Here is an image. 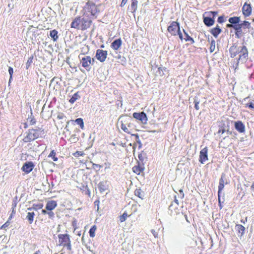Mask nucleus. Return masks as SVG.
Listing matches in <instances>:
<instances>
[{"instance_id":"51","label":"nucleus","mask_w":254,"mask_h":254,"mask_svg":"<svg viewBox=\"0 0 254 254\" xmlns=\"http://www.w3.org/2000/svg\"><path fill=\"white\" fill-rule=\"evenodd\" d=\"M151 233L154 236L155 238H157L158 237V234L155 230L152 229L151 230Z\"/></svg>"},{"instance_id":"59","label":"nucleus","mask_w":254,"mask_h":254,"mask_svg":"<svg viewBox=\"0 0 254 254\" xmlns=\"http://www.w3.org/2000/svg\"><path fill=\"white\" fill-rule=\"evenodd\" d=\"M175 203H176L175 205H177V206H178L179 205V201H178V200L176 198L175 199Z\"/></svg>"},{"instance_id":"17","label":"nucleus","mask_w":254,"mask_h":254,"mask_svg":"<svg viewBox=\"0 0 254 254\" xmlns=\"http://www.w3.org/2000/svg\"><path fill=\"white\" fill-rule=\"evenodd\" d=\"M221 32L222 30L218 25H217L215 28H212L210 31L212 35H213V36L215 38H217Z\"/></svg>"},{"instance_id":"29","label":"nucleus","mask_w":254,"mask_h":254,"mask_svg":"<svg viewBox=\"0 0 254 254\" xmlns=\"http://www.w3.org/2000/svg\"><path fill=\"white\" fill-rule=\"evenodd\" d=\"M137 0H133L132 1L130 8L132 11H135L137 9Z\"/></svg>"},{"instance_id":"50","label":"nucleus","mask_w":254,"mask_h":254,"mask_svg":"<svg viewBox=\"0 0 254 254\" xmlns=\"http://www.w3.org/2000/svg\"><path fill=\"white\" fill-rule=\"evenodd\" d=\"M218 22L220 23H223L224 22V18L223 16H220L218 18Z\"/></svg>"},{"instance_id":"2","label":"nucleus","mask_w":254,"mask_h":254,"mask_svg":"<svg viewBox=\"0 0 254 254\" xmlns=\"http://www.w3.org/2000/svg\"><path fill=\"white\" fill-rule=\"evenodd\" d=\"M231 57L234 58L237 54H239V62H246L248 58V50L246 46H237L235 45L232 46L229 49Z\"/></svg>"},{"instance_id":"13","label":"nucleus","mask_w":254,"mask_h":254,"mask_svg":"<svg viewBox=\"0 0 254 254\" xmlns=\"http://www.w3.org/2000/svg\"><path fill=\"white\" fill-rule=\"evenodd\" d=\"M252 12V8L250 4L246 3L243 5V13L245 16H249Z\"/></svg>"},{"instance_id":"33","label":"nucleus","mask_w":254,"mask_h":254,"mask_svg":"<svg viewBox=\"0 0 254 254\" xmlns=\"http://www.w3.org/2000/svg\"><path fill=\"white\" fill-rule=\"evenodd\" d=\"M96 230V227L95 226H93L92 227L90 228L89 230V235L91 237L93 238L95 237V232Z\"/></svg>"},{"instance_id":"1","label":"nucleus","mask_w":254,"mask_h":254,"mask_svg":"<svg viewBox=\"0 0 254 254\" xmlns=\"http://www.w3.org/2000/svg\"><path fill=\"white\" fill-rule=\"evenodd\" d=\"M84 13L82 16L75 18L71 23V27L81 30H85L89 28L92 23V19L96 18L99 10L97 6L93 3L87 2L84 6Z\"/></svg>"},{"instance_id":"3","label":"nucleus","mask_w":254,"mask_h":254,"mask_svg":"<svg viewBox=\"0 0 254 254\" xmlns=\"http://www.w3.org/2000/svg\"><path fill=\"white\" fill-rule=\"evenodd\" d=\"M43 131L40 128L37 129H31L26 132V135L24 137L23 140L25 142H29L37 138L41 133Z\"/></svg>"},{"instance_id":"30","label":"nucleus","mask_w":254,"mask_h":254,"mask_svg":"<svg viewBox=\"0 0 254 254\" xmlns=\"http://www.w3.org/2000/svg\"><path fill=\"white\" fill-rule=\"evenodd\" d=\"M74 122L80 126L81 129H83L84 122L81 118H78L76 119Z\"/></svg>"},{"instance_id":"64","label":"nucleus","mask_w":254,"mask_h":254,"mask_svg":"<svg viewBox=\"0 0 254 254\" xmlns=\"http://www.w3.org/2000/svg\"><path fill=\"white\" fill-rule=\"evenodd\" d=\"M241 222L242 223H245V221H243V220H242L241 221Z\"/></svg>"},{"instance_id":"37","label":"nucleus","mask_w":254,"mask_h":254,"mask_svg":"<svg viewBox=\"0 0 254 254\" xmlns=\"http://www.w3.org/2000/svg\"><path fill=\"white\" fill-rule=\"evenodd\" d=\"M120 119H122V120H123L124 123H126V125H127V127L128 128H129L131 127V124L130 123H128V121L130 120L129 118H126L125 119H124L122 117H121Z\"/></svg>"},{"instance_id":"39","label":"nucleus","mask_w":254,"mask_h":254,"mask_svg":"<svg viewBox=\"0 0 254 254\" xmlns=\"http://www.w3.org/2000/svg\"><path fill=\"white\" fill-rule=\"evenodd\" d=\"M84 154L83 151H77L74 153H73V155L75 157H78L79 156H83Z\"/></svg>"},{"instance_id":"14","label":"nucleus","mask_w":254,"mask_h":254,"mask_svg":"<svg viewBox=\"0 0 254 254\" xmlns=\"http://www.w3.org/2000/svg\"><path fill=\"white\" fill-rule=\"evenodd\" d=\"M236 230L238 232V236L242 237L245 231V228L241 224H237L235 226Z\"/></svg>"},{"instance_id":"63","label":"nucleus","mask_w":254,"mask_h":254,"mask_svg":"<svg viewBox=\"0 0 254 254\" xmlns=\"http://www.w3.org/2000/svg\"><path fill=\"white\" fill-rule=\"evenodd\" d=\"M137 142L140 144L139 147H140L141 145L140 141L139 140H138V141H137Z\"/></svg>"},{"instance_id":"24","label":"nucleus","mask_w":254,"mask_h":254,"mask_svg":"<svg viewBox=\"0 0 254 254\" xmlns=\"http://www.w3.org/2000/svg\"><path fill=\"white\" fill-rule=\"evenodd\" d=\"M134 194L141 199H143L144 193L140 189H137L134 191Z\"/></svg>"},{"instance_id":"56","label":"nucleus","mask_w":254,"mask_h":254,"mask_svg":"<svg viewBox=\"0 0 254 254\" xmlns=\"http://www.w3.org/2000/svg\"><path fill=\"white\" fill-rule=\"evenodd\" d=\"M64 117L63 114H60L58 115V118L59 119H63Z\"/></svg>"},{"instance_id":"7","label":"nucleus","mask_w":254,"mask_h":254,"mask_svg":"<svg viewBox=\"0 0 254 254\" xmlns=\"http://www.w3.org/2000/svg\"><path fill=\"white\" fill-rule=\"evenodd\" d=\"M132 116L134 118L140 121L142 124H146L147 123V118L146 114L144 112L134 113Z\"/></svg>"},{"instance_id":"10","label":"nucleus","mask_w":254,"mask_h":254,"mask_svg":"<svg viewBox=\"0 0 254 254\" xmlns=\"http://www.w3.org/2000/svg\"><path fill=\"white\" fill-rule=\"evenodd\" d=\"M34 167V165L32 162H26L21 168L23 172L26 174L31 172Z\"/></svg>"},{"instance_id":"41","label":"nucleus","mask_w":254,"mask_h":254,"mask_svg":"<svg viewBox=\"0 0 254 254\" xmlns=\"http://www.w3.org/2000/svg\"><path fill=\"white\" fill-rule=\"evenodd\" d=\"M32 60H33V57H31L28 59L27 62L26 63L27 68H28V67L31 65V63H32Z\"/></svg>"},{"instance_id":"52","label":"nucleus","mask_w":254,"mask_h":254,"mask_svg":"<svg viewBox=\"0 0 254 254\" xmlns=\"http://www.w3.org/2000/svg\"><path fill=\"white\" fill-rule=\"evenodd\" d=\"M178 35H179V37L180 38V39L182 40L183 39V34L180 31V29L179 30V31H178L177 33Z\"/></svg>"},{"instance_id":"44","label":"nucleus","mask_w":254,"mask_h":254,"mask_svg":"<svg viewBox=\"0 0 254 254\" xmlns=\"http://www.w3.org/2000/svg\"><path fill=\"white\" fill-rule=\"evenodd\" d=\"M92 167L93 169H96V168L98 169V170H99L102 167V166L99 164H97L95 163H92Z\"/></svg>"},{"instance_id":"61","label":"nucleus","mask_w":254,"mask_h":254,"mask_svg":"<svg viewBox=\"0 0 254 254\" xmlns=\"http://www.w3.org/2000/svg\"><path fill=\"white\" fill-rule=\"evenodd\" d=\"M33 254H41V252L40 251L38 250L36 252H35Z\"/></svg>"},{"instance_id":"35","label":"nucleus","mask_w":254,"mask_h":254,"mask_svg":"<svg viewBox=\"0 0 254 254\" xmlns=\"http://www.w3.org/2000/svg\"><path fill=\"white\" fill-rule=\"evenodd\" d=\"M215 49V41L214 40H212L211 42V45L210 47V52L211 53L214 51Z\"/></svg>"},{"instance_id":"26","label":"nucleus","mask_w":254,"mask_h":254,"mask_svg":"<svg viewBox=\"0 0 254 254\" xmlns=\"http://www.w3.org/2000/svg\"><path fill=\"white\" fill-rule=\"evenodd\" d=\"M43 204L42 203H38V204L34 203L33 204L32 207L31 208H28V210H31L32 209H34L35 210H38L42 209L43 208Z\"/></svg>"},{"instance_id":"58","label":"nucleus","mask_w":254,"mask_h":254,"mask_svg":"<svg viewBox=\"0 0 254 254\" xmlns=\"http://www.w3.org/2000/svg\"><path fill=\"white\" fill-rule=\"evenodd\" d=\"M233 25L231 23L227 24V27L228 28H233Z\"/></svg>"},{"instance_id":"22","label":"nucleus","mask_w":254,"mask_h":254,"mask_svg":"<svg viewBox=\"0 0 254 254\" xmlns=\"http://www.w3.org/2000/svg\"><path fill=\"white\" fill-rule=\"evenodd\" d=\"M35 216V213L33 212H28L27 213V215L26 218L28 220L29 224H32L33 222L34 217Z\"/></svg>"},{"instance_id":"31","label":"nucleus","mask_w":254,"mask_h":254,"mask_svg":"<svg viewBox=\"0 0 254 254\" xmlns=\"http://www.w3.org/2000/svg\"><path fill=\"white\" fill-rule=\"evenodd\" d=\"M233 28L237 31L236 32V35L239 37L238 35L237 34V32L241 31L242 25L241 24H235L233 25Z\"/></svg>"},{"instance_id":"49","label":"nucleus","mask_w":254,"mask_h":254,"mask_svg":"<svg viewBox=\"0 0 254 254\" xmlns=\"http://www.w3.org/2000/svg\"><path fill=\"white\" fill-rule=\"evenodd\" d=\"M222 194H219L218 193V201H219V205H220V208H222V206H221V202H224V198H223L222 199L223 200L222 201L221 200V196Z\"/></svg>"},{"instance_id":"5","label":"nucleus","mask_w":254,"mask_h":254,"mask_svg":"<svg viewBox=\"0 0 254 254\" xmlns=\"http://www.w3.org/2000/svg\"><path fill=\"white\" fill-rule=\"evenodd\" d=\"M59 245L66 247L67 250H71V241L68 234H59L58 235Z\"/></svg>"},{"instance_id":"18","label":"nucleus","mask_w":254,"mask_h":254,"mask_svg":"<svg viewBox=\"0 0 254 254\" xmlns=\"http://www.w3.org/2000/svg\"><path fill=\"white\" fill-rule=\"evenodd\" d=\"M108 185L107 181L101 182L99 184L98 188L101 192H102L108 189Z\"/></svg>"},{"instance_id":"60","label":"nucleus","mask_w":254,"mask_h":254,"mask_svg":"<svg viewBox=\"0 0 254 254\" xmlns=\"http://www.w3.org/2000/svg\"><path fill=\"white\" fill-rule=\"evenodd\" d=\"M47 213H48V211H47L46 210H45V209L42 210V213L43 214H47Z\"/></svg>"},{"instance_id":"32","label":"nucleus","mask_w":254,"mask_h":254,"mask_svg":"<svg viewBox=\"0 0 254 254\" xmlns=\"http://www.w3.org/2000/svg\"><path fill=\"white\" fill-rule=\"evenodd\" d=\"M183 31L186 36V38H185V41H190L191 43H193L194 42V40L191 37H190L184 30Z\"/></svg>"},{"instance_id":"57","label":"nucleus","mask_w":254,"mask_h":254,"mask_svg":"<svg viewBox=\"0 0 254 254\" xmlns=\"http://www.w3.org/2000/svg\"><path fill=\"white\" fill-rule=\"evenodd\" d=\"M225 131V129H219L218 131V133H224V132Z\"/></svg>"},{"instance_id":"21","label":"nucleus","mask_w":254,"mask_h":254,"mask_svg":"<svg viewBox=\"0 0 254 254\" xmlns=\"http://www.w3.org/2000/svg\"><path fill=\"white\" fill-rule=\"evenodd\" d=\"M225 184H226L227 182H226V183L225 182L224 180H223V176H222L221 178H220V179L219 180V186H218V192L219 194H222V191L224 188Z\"/></svg>"},{"instance_id":"11","label":"nucleus","mask_w":254,"mask_h":254,"mask_svg":"<svg viewBox=\"0 0 254 254\" xmlns=\"http://www.w3.org/2000/svg\"><path fill=\"white\" fill-rule=\"evenodd\" d=\"M235 127L240 133L245 131V126L241 121H237L235 123Z\"/></svg>"},{"instance_id":"43","label":"nucleus","mask_w":254,"mask_h":254,"mask_svg":"<svg viewBox=\"0 0 254 254\" xmlns=\"http://www.w3.org/2000/svg\"><path fill=\"white\" fill-rule=\"evenodd\" d=\"M194 104H195V105H194L195 109L196 110H198L199 109V106H198V104L199 103V101H198L196 99H195L194 101Z\"/></svg>"},{"instance_id":"45","label":"nucleus","mask_w":254,"mask_h":254,"mask_svg":"<svg viewBox=\"0 0 254 254\" xmlns=\"http://www.w3.org/2000/svg\"><path fill=\"white\" fill-rule=\"evenodd\" d=\"M47 214L48 215L49 217L51 219H53L55 217V214L52 211H48Z\"/></svg>"},{"instance_id":"48","label":"nucleus","mask_w":254,"mask_h":254,"mask_svg":"<svg viewBox=\"0 0 254 254\" xmlns=\"http://www.w3.org/2000/svg\"><path fill=\"white\" fill-rule=\"evenodd\" d=\"M9 224H10L9 222L8 221H7L3 225H2L1 226V229H6V228H7L9 226Z\"/></svg>"},{"instance_id":"9","label":"nucleus","mask_w":254,"mask_h":254,"mask_svg":"<svg viewBox=\"0 0 254 254\" xmlns=\"http://www.w3.org/2000/svg\"><path fill=\"white\" fill-rule=\"evenodd\" d=\"M107 51L100 49L96 51V57L98 60L101 62H103L107 58Z\"/></svg>"},{"instance_id":"46","label":"nucleus","mask_w":254,"mask_h":254,"mask_svg":"<svg viewBox=\"0 0 254 254\" xmlns=\"http://www.w3.org/2000/svg\"><path fill=\"white\" fill-rule=\"evenodd\" d=\"M246 107H248L249 108L254 109V100L248 104H246Z\"/></svg>"},{"instance_id":"53","label":"nucleus","mask_w":254,"mask_h":254,"mask_svg":"<svg viewBox=\"0 0 254 254\" xmlns=\"http://www.w3.org/2000/svg\"><path fill=\"white\" fill-rule=\"evenodd\" d=\"M251 190L252 192V195H254V182L252 184L251 187Z\"/></svg>"},{"instance_id":"55","label":"nucleus","mask_w":254,"mask_h":254,"mask_svg":"<svg viewBox=\"0 0 254 254\" xmlns=\"http://www.w3.org/2000/svg\"><path fill=\"white\" fill-rule=\"evenodd\" d=\"M179 191H180V197H181V198H183L184 197V192H183V190H179Z\"/></svg>"},{"instance_id":"47","label":"nucleus","mask_w":254,"mask_h":254,"mask_svg":"<svg viewBox=\"0 0 254 254\" xmlns=\"http://www.w3.org/2000/svg\"><path fill=\"white\" fill-rule=\"evenodd\" d=\"M77 138L75 137V135H73L69 139V141L71 142H75L77 141Z\"/></svg>"},{"instance_id":"15","label":"nucleus","mask_w":254,"mask_h":254,"mask_svg":"<svg viewBox=\"0 0 254 254\" xmlns=\"http://www.w3.org/2000/svg\"><path fill=\"white\" fill-rule=\"evenodd\" d=\"M122 43L121 39H116L111 44V47L115 50H118L121 47Z\"/></svg>"},{"instance_id":"23","label":"nucleus","mask_w":254,"mask_h":254,"mask_svg":"<svg viewBox=\"0 0 254 254\" xmlns=\"http://www.w3.org/2000/svg\"><path fill=\"white\" fill-rule=\"evenodd\" d=\"M229 22L233 25L238 24L240 21V18L239 17L235 16L229 18L228 20Z\"/></svg>"},{"instance_id":"8","label":"nucleus","mask_w":254,"mask_h":254,"mask_svg":"<svg viewBox=\"0 0 254 254\" xmlns=\"http://www.w3.org/2000/svg\"><path fill=\"white\" fill-rule=\"evenodd\" d=\"M208 159V148L205 147L200 151L199 161L204 164Z\"/></svg>"},{"instance_id":"4","label":"nucleus","mask_w":254,"mask_h":254,"mask_svg":"<svg viewBox=\"0 0 254 254\" xmlns=\"http://www.w3.org/2000/svg\"><path fill=\"white\" fill-rule=\"evenodd\" d=\"M79 58L82 66L87 70L91 69V65H93L95 62L94 59L91 58L90 56H85L84 54H80Z\"/></svg>"},{"instance_id":"12","label":"nucleus","mask_w":254,"mask_h":254,"mask_svg":"<svg viewBox=\"0 0 254 254\" xmlns=\"http://www.w3.org/2000/svg\"><path fill=\"white\" fill-rule=\"evenodd\" d=\"M57 206V203L56 201L51 200L49 201L46 204V209L49 211H52L54 210Z\"/></svg>"},{"instance_id":"38","label":"nucleus","mask_w":254,"mask_h":254,"mask_svg":"<svg viewBox=\"0 0 254 254\" xmlns=\"http://www.w3.org/2000/svg\"><path fill=\"white\" fill-rule=\"evenodd\" d=\"M127 216V213L126 212H124L122 215L120 216V222H124L126 220Z\"/></svg>"},{"instance_id":"28","label":"nucleus","mask_w":254,"mask_h":254,"mask_svg":"<svg viewBox=\"0 0 254 254\" xmlns=\"http://www.w3.org/2000/svg\"><path fill=\"white\" fill-rule=\"evenodd\" d=\"M79 98L80 96L79 95L78 92H76L75 94H74L73 95L70 99L69 102L71 104H73Z\"/></svg>"},{"instance_id":"36","label":"nucleus","mask_w":254,"mask_h":254,"mask_svg":"<svg viewBox=\"0 0 254 254\" xmlns=\"http://www.w3.org/2000/svg\"><path fill=\"white\" fill-rule=\"evenodd\" d=\"M209 16H212V18L214 19V17L218 14L217 11H209L206 13Z\"/></svg>"},{"instance_id":"62","label":"nucleus","mask_w":254,"mask_h":254,"mask_svg":"<svg viewBox=\"0 0 254 254\" xmlns=\"http://www.w3.org/2000/svg\"><path fill=\"white\" fill-rule=\"evenodd\" d=\"M31 124L33 125L35 123V121H34L33 120H31Z\"/></svg>"},{"instance_id":"34","label":"nucleus","mask_w":254,"mask_h":254,"mask_svg":"<svg viewBox=\"0 0 254 254\" xmlns=\"http://www.w3.org/2000/svg\"><path fill=\"white\" fill-rule=\"evenodd\" d=\"M48 157H52L54 161L58 160V158L56 157V152L54 150L51 151Z\"/></svg>"},{"instance_id":"20","label":"nucleus","mask_w":254,"mask_h":254,"mask_svg":"<svg viewBox=\"0 0 254 254\" xmlns=\"http://www.w3.org/2000/svg\"><path fill=\"white\" fill-rule=\"evenodd\" d=\"M178 206L175 205L174 203H172L169 207V210L170 211L171 215H175L178 213Z\"/></svg>"},{"instance_id":"6","label":"nucleus","mask_w":254,"mask_h":254,"mask_svg":"<svg viewBox=\"0 0 254 254\" xmlns=\"http://www.w3.org/2000/svg\"><path fill=\"white\" fill-rule=\"evenodd\" d=\"M180 29V24L176 21L172 22L168 27V32L172 35H176Z\"/></svg>"},{"instance_id":"54","label":"nucleus","mask_w":254,"mask_h":254,"mask_svg":"<svg viewBox=\"0 0 254 254\" xmlns=\"http://www.w3.org/2000/svg\"><path fill=\"white\" fill-rule=\"evenodd\" d=\"M127 0H122L121 3V6L123 7L127 3Z\"/></svg>"},{"instance_id":"27","label":"nucleus","mask_w":254,"mask_h":254,"mask_svg":"<svg viewBox=\"0 0 254 254\" xmlns=\"http://www.w3.org/2000/svg\"><path fill=\"white\" fill-rule=\"evenodd\" d=\"M121 128L126 133H127L128 134H130L131 133V131L129 129V128H128L127 127V125L125 124L124 122H123V120H122L121 121Z\"/></svg>"},{"instance_id":"19","label":"nucleus","mask_w":254,"mask_h":254,"mask_svg":"<svg viewBox=\"0 0 254 254\" xmlns=\"http://www.w3.org/2000/svg\"><path fill=\"white\" fill-rule=\"evenodd\" d=\"M144 169V167L143 166V165H140L139 164L137 166H134L132 168L133 172L137 175H139L141 172H142Z\"/></svg>"},{"instance_id":"40","label":"nucleus","mask_w":254,"mask_h":254,"mask_svg":"<svg viewBox=\"0 0 254 254\" xmlns=\"http://www.w3.org/2000/svg\"><path fill=\"white\" fill-rule=\"evenodd\" d=\"M8 72L10 75V78H9V82H10L12 78V74L13 73V69L12 67H11L10 66L9 67Z\"/></svg>"},{"instance_id":"25","label":"nucleus","mask_w":254,"mask_h":254,"mask_svg":"<svg viewBox=\"0 0 254 254\" xmlns=\"http://www.w3.org/2000/svg\"><path fill=\"white\" fill-rule=\"evenodd\" d=\"M50 36L54 41H56L58 39V31L56 30H53L50 32Z\"/></svg>"},{"instance_id":"42","label":"nucleus","mask_w":254,"mask_h":254,"mask_svg":"<svg viewBox=\"0 0 254 254\" xmlns=\"http://www.w3.org/2000/svg\"><path fill=\"white\" fill-rule=\"evenodd\" d=\"M240 24L242 25V27H246L247 28H249V27L250 25V23L249 22H248V21H243V23H242Z\"/></svg>"},{"instance_id":"16","label":"nucleus","mask_w":254,"mask_h":254,"mask_svg":"<svg viewBox=\"0 0 254 254\" xmlns=\"http://www.w3.org/2000/svg\"><path fill=\"white\" fill-rule=\"evenodd\" d=\"M203 22L207 26L210 27L214 24L215 20L210 16H207L203 17Z\"/></svg>"}]
</instances>
